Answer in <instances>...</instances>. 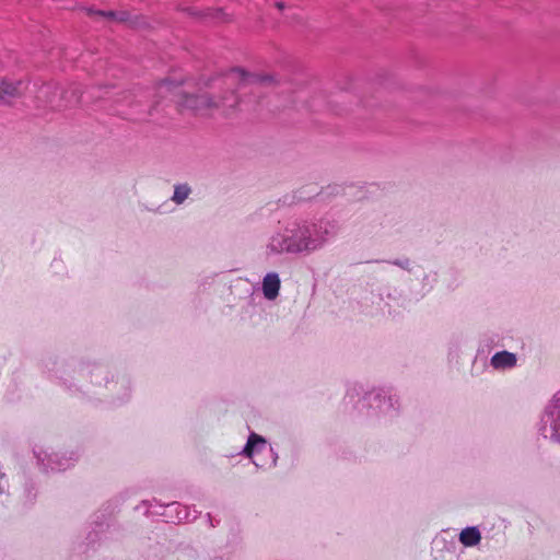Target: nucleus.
Masks as SVG:
<instances>
[{
    "label": "nucleus",
    "instance_id": "nucleus-15",
    "mask_svg": "<svg viewBox=\"0 0 560 560\" xmlns=\"http://www.w3.org/2000/svg\"><path fill=\"white\" fill-rule=\"evenodd\" d=\"M458 539L465 547H475L481 540V533L477 526H467L462 529Z\"/></svg>",
    "mask_w": 560,
    "mask_h": 560
},
{
    "label": "nucleus",
    "instance_id": "nucleus-14",
    "mask_svg": "<svg viewBox=\"0 0 560 560\" xmlns=\"http://www.w3.org/2000/svg\"><path fill=\"white\" fill-rule=\"evenodd\" d=\"M164 506H166L168 509H173L175 511V520L179 523L180 522H186V523L192 522V521L197 520V517L200 514V512H198L196 509H191L189 506L182 505L178 502H172V503L165 504Z\"/></svg>",
    "mask_w": 560,
    "mask_h": 560
},
{
    "label": "nucleus",
    "instance_id": "nucleus-25",
    "mask_svg": "<svg viewBox=\"0 0 560 560\" xmlns=\"http://www.w3.org/2000/svg\"><path fill=\"white\" fill-rule=\"evenodd\" d=\"M130 20V13L128 11H116L115 21L127 22Z\"/></svg>",
    "mask_w": 560,
    "mask_h": 560
},
{
    "label": "nucleus",
    "instance_id": "nucleus-19",
    "mask_svg": "<svg viewBox=\"0 0 560 560\" xmlns=\"http://www.w3.org/2000/svg\"><path fill=\"white\" fill-rule=\"evenodd\" d=\"M376 262H386V264L396 266L402 270H406L408 272L413 271V262L408 257H399V258L388 259V260H376Z\"/></svg>",
    "mask_w": 560,
    "mask_h": 560
},
{
    "label": "nucleus",
    "instance_id": "nucleus-31",
    "mask_svg": "<svg viewBox=\"0 0 560 560\" xmlns=\"http://www.w3.org/2000/svg\"><path fill=\"white\" fill-rule=\"evenodd\" d=\"M131 97V94L128 93L126 96H125V100L128 101L129 98Z\"/></svg>",
    "mask_w": 560,
    "mask_h": 560
},
{
    "label": "nucleus",
    "instance_id": "nucleus-21",
    "mask_svg": "<svg viewBox=\"0 0 560 560\" xmlns=\"http://www.w3.org/2000/svg\"><path fill=\"white\" fill-rule=\"evenodd\" d=\"M436 281H438L436 272L428 273V275H424V277L422 279V285H423V288H427V291H430V290H432V288L436 283Z\"/></svg>",
    "mask_w": 560,
    "mask_h": 560
},
{
    "label": "nucleus",
    "instance_id": "nucleus-24",
    "mask_svg": "<svg viewBox=\"0 0 560 560\" xmlns=\"http://www.w3.org/2000/svg\"><path fill=\"white\" fill-rule=\"evenodd\" d=\"M380 218L377 214L371 220L370 226L368 228V232H376L381 226L382 222H378Z\"/></svg>",
    "mask_w": 560,
    "mask_h": 560
},
{
    "label": "nucleus",
    "instance_id": "nucleus-16",
    "mask_svg": "<svg viewBox=\"0 0 560 560\" xmlns=\"http://www.w3.org/2000/svg\"><path fill=\"white\" fill-rule=\"evenodd\" d=\"M180 84L173 80L165 79L155 86V96L160 98L166 97L167 94L177 95Z\"/></svg>",
    "mask_w": 560,
    "mask_h": 560
},
{
    "label": "nucleus",
    "instance_id": "nucleus-28",
    "mask_svg": "<svg viewBox=\"0 0 560 560\" xmlns=\"http://www.w3.org/2000/svg\"><path fill=\"white\" fill-rule=\"evenodd\" d=\"M94 91H95V89H92V90L89 92V93L91 94V96H95V97H97V98H103V97H104V95H101V94L95 95V94H94Z\"/></svg>",
    "mask_w": 560,
    "mask_h": 560
},
{
    "label": "nucleus",
    "instance_id": "nucleus-17",
    "mask_svg": "<svg viewBox=\"0 0 560 560\" xmlns=\"http://www.w3.org/2000/svg\"><path fill=\"white\" fill-rule=\"evenodd\" d=\"M93 523L95 524V528H93V530L88 535L86 539L89 540V544L95 542L100 533H103L104 528L109 526V524L106 522V515L104 512L95 514Z\"/></svg>",
    "mask_w": 560,
    "mask_h": 560
},
{
    "label": "nucleus",
    "instance_id": "nucleus-7",
    "mask_svg": "<svg viewBox=\"0 0 560 560\" xmlns=\"http://www.w3.org/2000/svg\"><path fill=\"white\" fill-rule=\"evenodd\" d=\"M38 464L45 471H63L79 459L78 451H35Z\"/></svg>",
    "mask_w": 560,
    "mask_h": 560
},
{
    "label": "nucleus",
    "instance_id": "nucleus-23",
    "mask_svg": "<svg viewBox=\"0 0 560 560\" xmlns=\"http://www.w3.org/2000/svg\"><path fill=\"white\" fill-rule=\"evenodd\" d=\"M269 453H270L269 468H275L278 465V459H279L278 452L272 446H269Z\"/></svg>",
    "mask_w": 560,
    "mask_h": 560
},
{
    "label": "nucleus",
    "instance_id": "nucleus-6",
    "mask_svg": "<svg viewBox=\"0 0 560 560\" xmlns=\"http://www.w3.org/2000/svg\"><path fill=\"white\" fill-rule=\"evenodd\" d=\"M537 431L544 439L560 444V389L545 405L537 423Z\"/></svg>",
    "mask_w": 560,
    "mask_h": 560
},
{
    "label": "nucleus",
    "instance_id": "nucleus-8",
    "mask_svg": "<svg viewBox=\"0 0 560 560\" xmlns=\"http://www.w3.org/2000/svg\"><path fill=\"white\" fill-rule=\"evenodd\" d=\"M228 79L231 81L238 80L242 86L253 85L255 89L269 85L275 82V78L272 75L248 73L240 68L233 69L229 73Z\"/></svg>",
    "mask_w": 560,
    "mask_h": 560
},
{
    "label": "nucleus",
    "instance_id": "nucleus-26",
    "mask_svg": "<svg viewBox=\"0 0 560 560\" xmlns=\"http://www.w3.org/2000/svg\"><path fill=\"white\" fill-rule=\"evenodd\" d=\"M275 7H276L278 10L282 11V10H284V9H285V3H284V2H282V1H277V2L275 3Z\"/></svg>",
    "mask_w": 560,
    "mask_h": 560
},
{
    "label": "nucleus",
    "instance_id": "nucleus-11",
    "mask_svg": "<svg viewBox=\"0 0 560 560\" xmlns=\"http://www.w3.org/2000/svg\"><path fill=\"white\" fill-rule=\"evenodd\" d=\"M180 104L192 110H201L210 107H218L220 104L207 93L197 95H185Z\"/></svg>",
    "mask_w": 560,
    "mask_h": 560
},
{
    "label": "nucleus",
    "instance_id": "nucleus-12",
    "mask_svg": "<svg viewBox=\"0 0 560 560\" xmlns=\"http://www.w3.org/2000/svg\"><path fill=\"white\" fill-rule=\"evenodd\" d=\"M281 288V280L276 271H270L265 275L261 282V291L264 298L268 301H273L279 296Z\"/></svg>",
    "mask_w": 560,
    "mask_h": 560
},
{
    "label": "nucleus",
    "instance_id": "nucleus-30",
    "mask_svg": "<svg viewBox=\"0 0 560 560\" xmlns=\"http://www.w3.org/2000/svg\"><path fill=\"white\" fill-rule=\"evenodd\" d=\"M141 504L144 505V506H151V502L150 501H142Z\"/></svg>",
    "mask_w": 560,
    "mask_h": 560
},
{
    "label": "nucleus",
    "instance_id": "nucleus-22",
    "mask_svg": "<svg viewBox=\"0 0 560 560\" xmlns=\"http://www.w3.org/2000/svg\"><path fill=\"white\" fill-rule=\"evenodd\" d=\"M89 14L90 15L95 14V15H98V16H102V18L115 21L116 11H114V10L105 11V10L89 9Z\"/></svg>",
    "mask_w": 560,
    "mask_h": 560
},
{
    "label": "nucleus",
    "instance_id": "nucleus-5",
    "mask_svg": "<svg viewBox=\"0 0 560 560\" xmlns=\"http://www.w3.org/2000/svg\"><path fill=\"white\" fill-rule=\"evenodd\" d=\"M362 401L373 409L376 416L393 419L399 415V398L392 388H373L363 395Z\"/></svg>",
    "mask_w": 560,
    "mask_h": 560
},
{
    "label": "nucleus",
    "instance_id": "nucleus-2",
    "mask_svg": "<svg viewBox=\"0 0 560 560\" xmlns=\"http://www.w3.org/2000/svg\"><path fill=\"white\" fill-rule=\"evenodd\" d=\"M98 361H78L66 357H50L44 362V374L57 386L73 396L84 395L82 387L79 385V377L90 378L86 371L82 368L89 364H95Z\"/></svg>",
    "mask_w": 560,
    "mask_h": 560
},
{
    "label": "nucleus",
    "instance_id": "nucleus-27",
    "mask_svg": "<svg viewBox=\"0 0 560 560\" xmlns=\"http://www.w3.org/2000/svg\"><path fill=\"white\" fill-rule=\"evenodd\" d=\"M237 103V96H234V102L231 104H226V106L233 107ZM222 104L225 105V101H222Z\"/></svg>",
    "mask_w": 560,
    "mask_h": 560
},
{
    "label": "nucleus",
    "instance_id": "nucleus-18",
    "mask_svg": "<svg viewBox=\"0 0 560 560\" xmlns=\"http://www.w3.org/2000/svg\"><path fill=\"white\" fill-rule=\"evenodd\" d=\"M190 192L191 188L187 184H177L174 186V194L171 199L176 205H182L189 197Z\"/></svg>",
    "mask_w": 560,
    "mask_h": 560
},
{
    "label": "nucleus",
    "instance_id": "nucleus-29",
    "mask_svg": "<svg viewBox=\"0 0 560 560\" xmlns=\"http://www.w3.org/2000/svg\"><path fill=\"white\" fill-rule=\"evenodd\" d=\"M207 517H208V521H209V523H210V526H211V527H214V524H213V522H212V517H211V515H210L209 513L207 514Z\"/></svg>",
    "mask_w": 560,
    "mask_h": 560
},
{
    "label": "nucleus",
    "instance_id": "nucleus-20",
    "mask_svg": "<svg viewBox=\"0 0 560 560\" xmlns=\"http://www.w3.org/2000/svg\"><path fill=\"white\" fill-rule=\"evenodd\" d=\"M24 497L26 501L33 504L37 497L36 486L32 480H28L24 485Z\"/></svg>",
    "mask_w": 560,
    "mask_h": 560
},
{
    "label": "nucleus",
    "instance_id": "nucleus-1",
    "mask_svg": "<svg viewBox=\"0 0 560 560\" xmlns=\"http://www.w3.org/2000/svg\"><path fill=\"white\" fill-rule=\"evenodd\" d=\"M340 229L339 221L330 214L288 218L266 237L264 256L267 260L283 255L311 256L332 242Z\"/></svg>",
    "mask_w": 560,
    "mask_h": 560
},
{
    "label": "nucleus",
    "instance_id": "nucleus-4",
    "mask_svg": "<svg viewBox=\"0 0 560 560\" xmlns=\"http://www.w3.org/2000/svg\"><path fill=\"white\" fill-rule=\"evenodd\" d=\"M84 93L77 83L69 85L63 90L55 82L42 84L35 95V102L38 107H48L51 109H62L83 102Z\"/></svg>",
    "mask_w": 560,
    "mask_h": 560
},
{
    "label": "nucleus",
    "instance_id": "nucleus-10",
    "mask_svg": "<svg viewBox=\"0 0 560 560\" xmlns=\"http://www.w3.org/2000/svg\"><path fill=\"white\" fill-rule=\"evenodd\" d=\"M21 80L0 79V104L11 105L13 100L23 95Z\"/></svg>",
    "mask_w": 560,
    "mask_h": 560
},
{
    "label": "nucleus",
    "instance_id": "nucleus-9",
    "mask_svg": "<svg viewBox=\"0 0 560 560\" xmlns=\"http://www.w3.org/2000/svg\"><path fill=\"white\" fill-rule=\"evenodd\" d=\"M267 446H268V442L262 435H260L256 432H250L245 445L237 454L245 458L252 459V463L256 467L262 468V467H265V465L258 464L253 458L255 455L262 453L267 448Z\"/></svg>",
    "mask_w": 560,
    "mask_h": 560
},
{
    "label": "nucleus",
    "instance_id": "nucleus-13",
    "mask_svg": "<svg viewBox=\"0 0 560 560\" xmlns=\"http://www.w3.org/2000/svg\"><path fill=\"white\" fill-rule=\"evenodd\" d=\"M490 365L497 371L512 370L517 365V357L506 350L498 351L491 357Z\"/></svg>",
    "mask_w": 560,
    "mask_h": 560
},
{
    "label": "nucleus",
    "instance_id": "nucleus-3",
    "mask_svg": "<svg viewBox=\"0 0 560 560\" xmlns=\"http://www.w3.org/2000/svg\"><path fill=\"white\" fill-rule=\"evenodd\" d=\"M90 375V382L96 386H104L109 393V404L120 406L129 401L131 397V380L125 373H114L109 368L97 362L82 368Z\"/></svg>",
    "mask_w": 560,
    "mask_h": 560
}]
</instances>
